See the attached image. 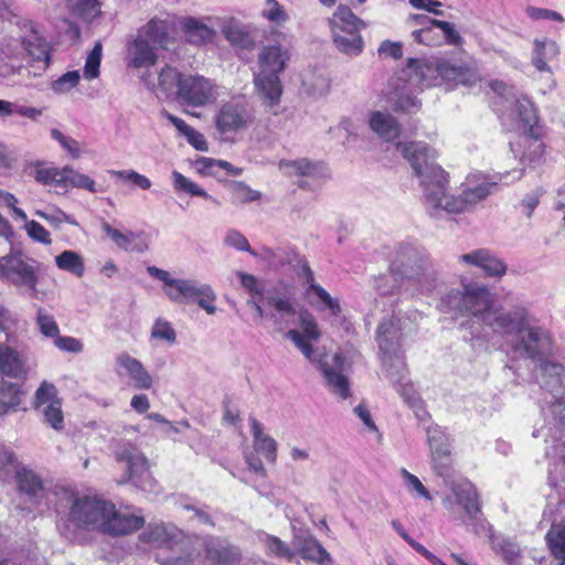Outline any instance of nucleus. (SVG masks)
<instances>
[{
  "label": "nucleus",
  "instance_id": "nucleus-1",
  "mask_svg": "<svg viewBox=\"0 0 565 565\" xmlns=\"http://www.w3.org/2000/svg\"><path fill=\"white\" fill-rule=\"evenodd\" d=\"M396 148L409 162L423 188L426 211L433 217L444 214H459L472 210L490 195L497 182H483L466 186L457 196L447 193L448 177L435 162L437 153L424 142L396 143Z\"/></svg>",
  "mask_w": 565,
  "mask_h": 565
},
{
  "label": "nucleus",
  "instance_id": "nucleus-2",
  "mask_svg": "<svg viewBox=\"0 0 565 565\" xmlns=\"http://www.w3.org/2000/svg\"><path fill=\"white\" fill-rule=\"evenodd\" d=\"M514 352L540 362L537 380L542 388L541 404L548 405V412L556 423V407L563 405L564 415L559 423L565 428V369L562 364L551 362L547 358L553 352V340L548 331L529 324L515 338L512 344Z\"/></svg>",
  "mask_w": 565,
  "mask_h": 565
},
{
  "label": "nucleus",
  "instance_id": "nucleus-3",
  "mask_svg": "<svg viewBox=\"0 0 565 565\" xmlns=\"http://www.w3.org/2000/svg\"><path fill=\"white\" fill-rule=\"evenodd\" d=\"M489 86L512 108L524 131L515 141H510V149L514 154L520 153V164L523 168L500 174L499 180L503 181L509 177H512L511 181L520 180L524 168L539 164L544 153V145L530 134L537 120L536 111L532 102L526 96L519 95L513 86H508L501 81H492Z\"/></svg>",
  "mask_w": 565,
  "mask_h": 565
},
{
  "label": "nucleus",
  "instance_id": "nucleus-4",
  "mask_svg": "<svg viewBox=\"0 0 565 565\" xmlns=\"http://www.w3.org/2000/svg\"><path fill=\"white\" fill-rule=\"evenodd\" d=\"M147 271L151 277L163 282L162 290L171 301L177 303L196 302L207 315L216 313L217 296L210 285L195 279L173 278L169 271L156 266H149Z\"/></svg>",
  "mask_w": 565,
  "mask_h": 565
},
{
  "label": "nucleus",
  "instance_id": "nucleus-5",
  "mask_svg": "<svg viewBox=\"0 0 565 565\" xmlns=\"http://www.w3.org/2000/svg\"><path fill=\"white\" fill-rule=\"evenodd\" d=\"M391 273L419 284L422 292H429L435 287L431 262L424 249L408 243L399 244L391 258Z\"/></svg>",
  "mask_w": 565,
  "mask_h": 565
},
{
  "label": "nucleus",
  "instance_id": "nucleus-6",
  "mask_svg": "<svg viewBox=\"0 0 565 565\" xmlns=\"http://www.w3.org/2000/svg\"><path fill=\"white\" fill-rule=\"evenodd\" d=\"M168 45V24L152 19L137 31L136 38L127 44L128 66L137 70L153 66L158 61L157 50Z\"/></svg>",
  "mask_w": 565,
  "mask_h": 565
},
{
  "label": "nucleus",
  "instance_id": "nucleus-7",
  "mask_svg": "<svg viewBox=\"0 0 565 565\" xmlns=\"http://www.w3.org/2000/svg\"><path fill=\"white\" fill-rule=\"evenodd\" d=\"M495 305L493 295L486 286L469 282L462 290H450L441 299L446 312L456 311L472 318L471 329L479 327Z\"/></svg>",
  "mask_w": 565,
  "mask_h": 565
},
{
  "label": "nucleus",
  "instance_id": "nucleus-8",
  "mask_svg": "<svg viewBox=\"0 0 565 565\" xmlns=\"http://www.w3.org/2000/svg\"><path fill=\"white\" fill-rule=\"evenodd\" d=\"M563 408V405L556 407L557 422L555 425L553 415L548 412V405L541 404L545 425L533 431L534 437H543L546 443L548 438L552 439L553 445L546 449V456L553 455L557 458L548 472V481L552 487H557L561 482L565 483V428L559 423V417L564 415Z\"/></svg>",
  "mask_w": 565,
  "mask_h": 565
},
{
  "label": "nucleus",
  "instance_id": "nucleus-9",
  "mask_svg": "<svg viewBox=\"0 0 565 565\" xmlns=\"http://www.w3.org/2000/svg\"><path fill=\"white\" fill-rule=\"evenodd\" d=\"M530 319L531 315L524 306H515L510 310H505L502 306L494 305L480 324L481 330H472L471 334L478 339H486L489 333L503 339L513 334L516 338L522 332V329L529 324Z\"/></svg>",
  "mask_w": 565,
  "mask_h": 565
},
{
  "label": "nucleus",
  "instance_id": "nucleus-10",
  "mask_svg": "<svg viewBox=\"0 0 565 565\" xmlns=\"http://www.w3.org/2000/svg\"><path fill=\"white\" fill-rule=\"evenodd\" d=\"M418 318L419 313L416 310L398 311L384 318L376 332L380 350L385 355L396 352L403 340L417 331Z\"/></svg>",
  "mask_w": 565,
  "mask_h": 565
},
{
  "label": "nucleus",
  "instance_id": "nucleus-11",
  "mask_svg": "<svg viewBox=\"0 0 565 565\" xmlns=\"http://www.w3.org/2000/svg\"><path fill=\"white\" fill-rule=\"evenodd\" d=\"M452 494L455 501L448 497L444 500V505L451 509L454 503H457L465 511L466 519L463 522L472 526L476 534H487L489 524L482 519L481 504L476 487L469 481L459 482L452 487Z\"/></svg>",
  "mask_w": 565,
  "mask_h": 565
},
{
  "label": "nucleus",
  "instance_id": "nucleus-12",
  "mask_svg": "<svg viewBox=\"0 0 565 565\" xmlns=\"http://www.w3.org/2000/svg\"><path fill=\"white\" fill-rule=\"evenodd\" d=\"M253 119V111L243 97H233L223 103L214 116L216 130L224 138L247 129Z\"/></svg>",
  "mask_w": 565,
  "mask_h": 565
},
{
  "label": "nucleus",
  "instance_id": "nucleus-13",
  "mask_svg": "<svg viewBox=\"0 0 565 565\" xmlns=\"http://www.w3.org/2000/svg\"><path fill=\"white\" fill-rule=\"evenodd\" d=\"M111 511L110 502L92 497L74 498L70 510V520L78 526L102 531L103 523Z\"/></svg>",
  "mask_w": 565,
  "mask_h": 565
},
{
  "label": "nucleus",
  "instance_id": "nucleus-14",
  "mask_svg": "<svg viewBox=\"0 0 565 565\" xmlns=\"http://www.w3.org/2000/svg\"><path fill=\"white\" fill-rule=\"evenodd\" d=\"M34 259L23 257L19 252H10L0 257V276L10 279L15 286L36 292L39 281Z\"/></svg>",
  "mask_w": 565,
  "mask_h": 565
},
{
  "label": "nucleus",
  "instance_id": "nucleus-15",
  "mask_svg": "<svg viewBox=\"0 0 565 565\" xmlns=\"http://www.w3.org/2000/svg\"><path fill=\"white\" fill-rule=\"evenodd\" d=\"M178 98L185 105L203 107L216 102L220 97V87L201 75H184L180 81V89L177 90Z\"/></svg>",
  "mask_w": 565,
  "mask_h": 565
},
{
  "label": "nucleus",
  "instance_id": "nucleus-16",
  "mask_svg": "<svg viewBox=\"0 0 565 565\" xmlns=\"http://www.w3.org/2000/svg\"><path fill=\"white\" fill-rule=\"evenodd\" d=\"M140 537L143 542L159 548L172 550L179 546L181 554L178 557L185 559L192 543V539L185 537L181 530L171 524H150Z\"/></svg>",
  "mask_w": 565,
  "mask_h": 565
},
{
  "label": "nucleus",
  "instance_id": "nucleus-17",
  "mask_svg": "<svg viewBox=\"0 0 565 565\" xmlns=\"http://www.w3.org/2000/svg\"><path fill=\"white\" fill-rule=\"evenodd\" d=\"M14 24L19 28L21 43L33 61L43 62L45 66L50 62L51 46L46 39L43 36L40 28L31 20L14 17Z\"/></svg>",
  "mask_w": 565,
  "mask_h": 565
},
{
  "label": "nucleus",
  "instance_id": "nucleus-18",
  "mask_svg": "<svg viewBox=\"0 0 565 565\" xmlns=\"http://www.w3.org/2000/svg\"><path fill=\"white\" fill-rule=\"evenodd\" d=\"M458 263L479 268L484 276L501 279L508 270L503 258L489 248H476L458 256Z\"/></svg>",
  "mask_w": 565,
  "mask_h": 565
},
{
  "label": "nucleus",
  "instance_id": "nucleus-19",
  "mask_svg": "<svg viewBox=\"0 0 565 565\" xmlns=\"http://www.w3.org/2000/svg\"><path fill=\"white\" fill-rule=\"evenodd\" d=\"M300 330L291 329L286 333L297 349L308 359L313 362V347L311 342H317L321 338V331L313 315L308 310H301L298 315Z\"/></svg>",
  "mask_w": 565,
  "mask_h": 565
},
{
  "label": "nucleus",
  "instance_id": "nucleus-20",
  "mask_svg": "<svg viewBox=\"0 0 565 565\" xmlns=\"http://www.w3.org/2000/svg\"><path fill=\"white\" fill-rule=\"evenodd\" d=\"M319 367L329 391L340 398L347 399L351 395V391L349 380L344 374L345 359L340 353H335L330 360L320 361Z\"/></svg>",
  "mask_w": 565,
  "mask_h": 565
},
{
  "label": "nucleus",
  "instance_id": "nucleus-21",
  "mask_svg": "<svg viewBox=\"0 0 565 565\" xmlns=\"http://www.w3.org/2000/svg\"><path fill=\"white\" fill-rule=\"evenodd\" d=\"M279 170L287 177L311 178L313 180H326L330 178L328 168L322 162L311 161L302 158L297 160H281Z\"/></svg>",
  "mask_w": 565,
  "mask_h": 565
},
{
  "label": "nucleus",
  "instance_id": "nucleus-22",
  "mask_svg": "<svg viewBox=\"0 0 565 565\" xmlns=\"http://www.w3.org/2000/svg\"><path fill=\"white\" fill-rule=\"evenodd\" d=\"M290 58L289 51L279 44L265 45L258 54L256 73L280 75Z\"/></svg>",
  "mask_w": 565,
  "mask_h": 565
},
{
  "label": "nucleus",
  "instance_id": "nucleus-23",
  "mask_svg": "<svg viewBox=\"0 0 565 565\" xmlns=\"http://www.w3.org/2000/svg\"><path fill=\"white\" fill-rule=\"evenodd\" d=\"M117 461L126 462L129 477H149V463L142 452L129 441H120L115 450Z\"/></svg>",
  "mask_w": 565,
  "mask_h": 565
},
{
  "label": "nucleus",
  "instance_id": "nucleus-24",
  "mask_svg": "<svg viewBox=\"0 0 565 565\" xmlns=\"http://www.w3.org/2000/svg\"><path fill=\"white\" fill-rule=\"evenodd\" d=\"M0 372L10 379L22 380L26 377L29 367L26 358L15 348L0 344Z\"/></svg>",
  "mask_w": 565,
  "mask_h": 565
},
{
  "label": "nucleus",
  "instance_id": "nucleus-25",
  "mask_svg": "<svg viewBox=\"0 0 565 565\" xmlns=\"http://www.w3.org/2000/svg\"><path fill=\"white\" fill-rule=\"evenodd\" d=\"M145 523L142 516L118 512L113 504V511L108 513L102 532L110 535H125L139 530Z\"/></svg>",
  "mask_w": 565,
  "mask_h": 565
},
{
  "label": "nucleus",
  "instance_id": "nucleus-26",
  "mask_svg": "<svg viewBox=\"0 0 565 565\" xmlns=\"http://www.w3.org/2000/svg\"><path fill=\"white\" fill-rule=\"evenodd\" d=\"M256 93L266 106H277L282 95L279 75L254 73Z\"/></svg>",
  "mask_w": 565,
  "mask_h": 565
},
{
  "label": "nucleus",
  "instance_id": "nucleus-27",
  "mask_svg": "<svg viewBox=\"0 0 565 565\" xmlns=\"http://www.w3.org/2000/svg\"><path fill=\"white\" fill-rule=\"evenodd\" d=\"M116 362L130 377L136 388L149 390L152 386V377L139 360L128 353H121Z\"/></svg>",
  "mask_w": 565,
  "mask_h": 565
},
{
  "label": "nucleus",
  "instance_id": "nucleus-28",
  "mask_svg": "<svg viewBox=\"0 0 565 565\" xmlns=\"http://www.w3.org/2000/svg\"><path fill=\"white\" fill-rule=\"evenodd\" d=\"M559 54V46L556 41L543 38L533 41L531 62L539 72L552 73L548 62L555 60Z\"/></svg>",
  "mask_w": 565,
  "mask_h": 565
},
{
  "label": "nucleus",
  "instance_id": "nucleus-29",
  "mask_svg": "<svg viewBox=\"0 0 565 565\" xmlns=\"http://www.w3.org/2000/svg\"><path fill=\"white\" fill-rule=\"evenodd\" d=\"M249 424L255 450L262 454L269 463H275L277 460V441L264 433L263 425L255 417H249Z\"/></svg>",
  "mask_w": 565,
  "mask_h": 565
},
{
  "label": "nucleus",
  "instance_id": "nucleus-30",
  "mask_svg": "<svg viewBox=\"0 0 565 565\" xmlns=\"http://www.w3.org/2000/svg\"><path fill=\"white\" fill-rule=\"evenodd\" d=\"M331 32H361L366 24L349 7L339 6L329 19Z\"/></svg>",
  "mask_w": 565,
  "mask_h": 565
},
{
  "label": "nucleus",
  "instance_id": "nucleus-31",
  "mask_svg": "<svg viewBox=\"0 0 565 565\" xmlns=\"http://www.w3.org/2000/svg\"><path fill=\"white\" fill-rule=\"evenodd\" d=\"M221 26V32L232 44L239 47H247L250 44V36L245 26L235 18L226 17L216 19Z\"/></svg>",
  "mask_w": 565,
  "mask_h": 565
},
{
  "label": "nucleus",
  "instance_id": "nucleus-32",
  "mask_svg": "<svg viewBox=\"0 0 565 565\" xmlns=\"http://www.w3.org/2000/svg\"><path fill=\"white\" fill-rule=\"evenodd\" d=\"M370 127L381 138L393 140L399 136V125L396 119L385 111H374L370 116Z\"/></svg>",
  "mask_w": 565,
  "mask_h": 565
},
{
  "label": "nucleus",
  "instance_id": "nucleus-33",
  "mask_svg": "<svg viewBox=\"0 0 565 565\" xmlns=\"http://www.w3.org/2000/svg\"><path fill=\"white\" fill-rule=\"evenodd\" d=\"M294 548L302 558L310 559L319 564H322L324 559L329 558V553L316 539L311 536H297L294 541Z\"/></svg>",
  "mask_w": 565,
  "mask_h": 565
},
{
  "label": "nucleus",
  "instance_id": "nucleus-34",
  "mask_svg": "<svg viewBox=\"0 0 565 565\" xmlns=\"http://www.w3.org/2000/svg\"><path fill=\"white\" fill-rule=\"evenodd\" d=\"M332 39L337 49L347 55H359L364 47V41L360 32H332Z\"/></svg>",
  "mask_w": 565,
  "mask_h": 565
},
{
  "label": "nucleus",
  "instance_id": "nucleus-35",
  "mask_svg": "<svg viewBox=\"0 0 565 565\" xmlns=\"http://www.w3.org/2000/svg\"><path fill=\"white\" fill-rule=\"evenodd\" d=\"M70 12L77 19L90 22L100 13V3L98 0H67Z\"/></svg>",
  "mask_w": 565,
  "mask_h": 565
},
{
  "label": "nucleus",
  "instance_id": "nucleus-36",
  "mask_svg": "<svg viewBox=\"0 0 565 565\" xmlns=\"http://www.w3.org/2000/svg\"><path fill=\"white\" fill-rule=\"evenodd\" d=\"M55 264L58 269L71 273L81 278L85 271L84 258L74 250H64L55 256Z\"/></svg>",
  "mask_w": 565,
  "mask_h": 565
},
{
  "label": "nucleus",
  "instance_id": "nucleus-37",
  "mask_svg": "<svg viewBox=\"0 0 565 565\" xmlns=\"http://www.w3.org/2000/svg\"><path fill=\"white\" fill-rule=\"evenodd\" d=\"M172 182L174 190L179 193L184 192L192 196L207 199L211 200L214 204L220 205V202L216 199H213L204 189L178 171L172 172Z\"/></svg>",
  "mask_w": 565,
  "mask_h": 565
},
{
  "label": "nucleus",
  "instance_id": "nucleus-38",
  "mask_svg": "<svg viewBox=\"0 0 565 565\" xmlns=\"http://www.w3.org/2000/svg\"><path fill=\"white\" fill-rule=\"evenodd\" d=\"M19 489L30 497L36 498L43 491L41 478L32 470L21 469L17 471Z\"/></svg>",
  "mask_w": 565,
  "mask_h": 565
},
{
  "label": "nucleus",
  "instance_id": "nucleus-39",
  "mask_svg": "<svg viewBox=\"0 0 565 565\" xmlns=\"http://www.w3.org/2000/svg\"><path fill=\"white\" fill-rule=\"evenodd\" d=\"M427 439L431 457L451 456L449 438L438 427H429L427 429Z\"/></svg>",
  "mask_w": 565,
  "mask_h": 565
},
{
  "label": "nucleus",
  "instance_id": "nucleus-40",
  "mask_svg": "<svg viewBox=\"0 0 565 565\" xmlns=\"http://www.w3.org/2000/svg\"><path fill=\"white\" fill-rule=\"evenodd\" d=\"M313 294L309 301L317 306H320L321 310H329L330 315L339 316L341 312V306L338 298H333L323 287L312 286Z\"/></svg>",
  "mask_w": 565,
  "mask_h": 565
},
{
  "label": "nucleus",
  "instance_id": "nucleus-41",
  "mask_svg": "<svg viewBox=\"0 0 565 565\" xmlns=\"http://www.w3.org/2000/svg\"><path fill=\"white\" fill-rule=\"evenodd\" d=\"M388 100L394 105L395 109L412 113L416 111L420 104L418 99L413 96L405 88L395 87L393 92L388 94Z\"/></svg>",
  "mask_w": 565,
  "mask_h": 565
},
{
  "label": "nucleus",
  "instance_id": "nucleus-42",
  "mask_svg": "<svg viewBox=\"0 0 565 565\" xmlns=\"http://www.w3.org/2000/svg\"><path fill=\"white\" fill-rule=\"evenodd\" d=\"M64 179L65 182H63L62 186L85 189L90 193L97 192L96 182L90 177L81 173L68 166L65 167Z\"/></svg>",
  "mask_w": 565,
  "mask_h": 565
},
{
  "label": "nucleus",
  "instance_id": "nucleus-43",
  "mask_svg": "<svg viewBox=\"0 0 565 565\" xmlns=\"http://www.w3.org/2000/svg\"><path fill=\"white\" fill-rule=\"evenodd\" d=\"M20 402L19 387L9 382H0V415L19 406Z\"/></svg>",
  "mask_w": 565,
  "mask_h": 565
},
{
  "label": "nucleus",
  "instance_id": "nucleus-44",
  "mask_svg": "<svg viewBox=\"0 0 565 565\" xmlns=\"http://www.w3.org/2000/svg\"><path fill=\"white\" fill-rule=\"evenodd\" d=\"M102 228L104 233L116 244L117 247L127 250L132 242L139 236L132 231L121 232L114 228L109 223L103 222Z\"/></svg>",
  "mask_w": 565,
  "mask_h": 565
},
{
  "label": "nucleus",
  "instance_id": "nucleus-45",
  "mask_svg": "<svg viewBox=\"0 0 565 565\" xmlns=\"http://www.w3.org/2000/svg\"><path fill=\"white\" fill-rule=\"evenodd\" d=\"M183 28L192 40L209 41L212 40L215 34L210 26L193 18L185 19L183 21Z\"/></svg>",
  "mask_w": 565,
  "mask_h": 565
},
{
  "label": "nucleus",
  "instance_id": "nucleus-46",
  "mask_svg": "<svg viewBox=\"0 0 565 565\" xmlns=\"http://www.w3.org/2000/svg\"><path fill=\"white\" fill-rule=\"evenodd\" d=\"M184 75L180 74L175 68L166 65L158 74V87L163 93H170L177 87L180 89V81L183 79Z\"/></svg>",
  "mask_w": 565,
  "mask_h": 565
},
{
  "label": "nucleus",
  "instance_id": "nucleus-47",
  "mask_svg": "<svg viewBox=\"0 0 565 565\" xmlns=\"http://www.w3.org/2000/svg\"><path fill=\"white\" fill-rule=\"evenodd\" d=\"M65 174V167L64 168H56V167H39L35 170V180L39 183L42 184H55V185H63V182H65L64 179Z\"/></svg>",
  "mask_w": 565,
  "mask_h": 565
},
{
  "label": "nucleus",
  "instance_id": "nucleus-48",
  "mask_svg": "<svg viewBox=\"0 0 565 565\" xmlns=\"http://www.w3.org/2000/svg\"><path fill=\"white\" fill-rule=\"evenodd\" d=\"M151 338L173 344L177 341V333L169 321L158 318L151 328Z\"/></svg>",
  "mask_w": 565,
  "mask_h": 565
},
{
  "label": "nucleus",
  "instance_id": "nucleus-49",
  "mask_svg": "<svg viewBox=\"0 0 565 565\" xmlns=\"http://www.w3.org/2000/svg\"><path fill=\"white\" fill-rule=\"evenodd\" d=\"M103 45L100 42H96L93 50L86 57L84 66V77L86 79H94L99 75V66L102 60Z\"/></svg>",
  "mask_w": 565,
  "mask_h": 565
},
{
  "label": "nucleus",
  "instance_id": "nucleus-50",
  "mask_svg": "<svg viewBox=\"0 0 565 565\" xmlns=\"http://www.w3.org/2000/svg\"><path fill=\"white\" fill-rule=\"evenodd\" d=\"M228 186L233 198L241 203L254 202L259 200L262 196L259 191L253 190L241 181H233Z\"/></svg>",
  "mask_w": 565,
  "mask_h": 565
},
{
  "label": "nucleus",
  "instance_id": "nucleus-51",
  "mask_svg": "<svg viewBox=\"0 0 565 565\" xmlns=\"http://www.w3.org/2000/svg\"><path fill=\"white\" fill-rule=\"evenodd\" d=\"M263 542L267 552L277 557H285L290 561L296 555L295 551H292L285 542L276 536L266 535Z\"/></svg>",
  "mask_w": 565,
  "mask_h": 565
},
{
  "label": "nucleus",
  "instance_id": "nucleus-52",
  "mask_svg": "<svg viewBox=\"0 0 565 565\" xmlns=\"http://www.w3.org/2000/svg\"><path fill=\"white\" fill-rule=\"evenodd\" d=\"M43 414L44 422L55 430L63 428L64 417L61 408V402H53L50 405L39 409Z\"/></svg>",
  "mask_w": 565,
  "mask_h": 565
},
{
  "label": "nucleus",
  "instance_id": "nucleus-53",
  "mask_svg": "<svg viewBox=\"0 0 565 565\" xmlns=\"http://www.w3.org/2000/svg\"><path fill=\"white\" fill-rule=\"evenodd\" d=\"M36 324L44 337L54 339L60 333V328L54 317L47 313L43 308L38 310Z\"/></svg>",
  "mask_w": 565,
  "mask_h": 565
},
{
  "label": "nucleus",
  "instance_id": "nucleus-54",
  "mask_svg": "<svg viewBox=\"0 0 565 565\" xmlns=\"http://www.w3.org/2000/svg\"><path fill=\"white\" fill-rule=\"evenodd\" d=\"M262 17L275 24H282L288 20V14L277 0H265Z\"/></svg>",
  "mask_w": 565,
  "mask_h": 565
},
{
  "label": "nucleus",
  "instance_id": "nucleus-55",
  "mask_svg": "<svg viewBox=\"0 0 565 565\" xmlns=\"http://www.w3.org/2000/svg\"><path fill=\"white\" fill-rule=\"evenodd\" d=\"M53 402H58L56 387L53 384L43 382L34 395V407L39 411Z\"/></svg>",
  "mask_w": 565,
  "mask_h": 565
},
{
  "label": "nucleus",
  "instance_id": "nucleus-56",
  "mask_svg": "<svg viewBox=\"0 0 565 565\" xmlns=\"http://www.w3.org/2000/svg\"><path fill=\"white\" fill-rule=\"evenodd\" d=\"M220 160L206 157H200L194 162L196 172L201 175L221 177Z\"/></svg>",
  "mask_w": 565,
  "mask_h": 565
},
{
  "label": "nucleus",
  "instance_id": "nucleus-57",
  "mask_svg": "<svg viewBox=\"0 0 565 565\" xmlns=\"http://www.w3.org/2000/svg\"><path fill=\"white\" fill-rule=\"evenodd\" d=\"M79 81L78 71H70L52 83V89L57 94H64L74 88Z\"/></svg>",
  "mask_w": 565,
  "mask_h": 565
},
{
  "label": "nucleus",
  "instance_id": "nucleus-58",
  "mask_svg": "<svg viewBox=\"0 0 565 565\" xmlns=\"http://www.w3.org/2000/svg\"><path fill=\"white\" fill-rule=\"evenodd\" d=\"M24 222H25L24 228H25L28 235L32 239H34L39 243H42L44 245H50L52 243L50 232L44 226H42L39 222L28 221V220Z\"/></svg>",
  "mask_w": 565,
  "mask_h": 565
},
{
  "label": "nucleus",
  "instance_id": "nucleus-59",
  "mask_svg": "<svg viewBox=\"0 0 565 565\" xmlns=\"http://www.w3.org/2000/svg\"><path fill=\"white\" fill-rule=\"evenodd\" d=\"M401 476L403 477L404 483L409 491L416 492L419 497L426 500H431L430 493L415 475L411 473L405 468H402Z\"/></svg>",
  "mask_w": 565,
  "mask_h": 565
},
{
  "label": "nucleus",
  "instance_id": "nucleus-60",
  "mask_svg": "<svg viewBox=\"0 0 565 565\" xmlns=\"http://www.w3.org/2000/svg\"><path fill=\"white\" fill-rule=\"evenodd\" d=\"M35 214L45 221H47L51 225L58 227L62 223H68L72 225H76V221L65 212L60 209H53L51 212L44 211H35Z\"/></svg>",
  "mask_w": 565,
  "mask_h": 565
},
{
  "label": "nucleus",
  "instance_id": "nucleus-61",
  "mask_svg": "<svg viewBox=\"0 0 565 565\" xmlns=\"http://www.w3.org/2000/svg\"><path fill=\"white\" fill-rule=\"evenodd\" d=\"M224 243L237 250L247 252L250 255L256 256V252L250 248L247 238L236 230H231L227 232L226 236L224 237Z\"/></svg>",
  "mask_w": 565,
  "mask_h": 565
},
{
  "label": "nucleus",
  "instance_id": "nucleus-62",
  "mask_svg": "<svg viewBox=\"0 0 565 565\" xmlns=\"http://www.w3.org/2000/svg\"><path fill=\"white\" fill-rule=\"evenodd\" d=\"M281 253L282 250L280 248L271 249L268 247H263L260 252L256 253L255 257L267 262L271 268L277 269L289 262L287 258L282 257Z\"/></svg>",
  "mask_w": 565,
  "mask_h": 565
},
{
  "label": "nucleus",
  "instance_id": "nucleus-63",
  "mask_svg": "<svg viewBox=\"0 0 565 565\" xmlns=\"http://www.w3.org/2000/svg\"><path fill=\"white\" fill-rule=\"evenodd\" d=\"M525 13L530 19H532L534 21L550 20V21H556L559 23L564 22V18L558 12L548 10V9H542V8L529 6L525 9Z\"/></svg>",
  "mask_w": 565,
  "mask_h": 565
},
{
  "label": "nucleus",
  "instance_id": "nucleus-64",
  "mask_svg": "<svg viewBox=\"0 0 565 565\" xmlns=\"http://www.w3.org/2000/svg\"><path fill=\"white\" fill-rule=\"evenodd\" d=\"M54 344L61 351L71 353H81L84 348L83 343L76 338L68 335H60V333L54 338Z\"/></svg>",
  "mask_w": 565,
  "mask_h": 565
}]
</instances>
